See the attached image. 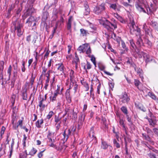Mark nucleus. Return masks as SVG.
I'll list each match as a JSON object with an SVG mask.
<instances>
[{
    "mask_svg": "<svg viewBox=\"0 0 158 158\" xmlns=\"http://www.w3.org/2000/svg\"><path fill=\"white\" fill-rule=\"evenodd\" d=\"M73 20V18L72 16H71L69 18L67 23V29L70 32L71 31V24Z\"/></svg>",
    "mask_w": 158,
    "mask_h": 158,
    "instance_id": "1a4fd4ad",
    "label": "nucleus"
},
{
    "mask_svg": "<svg viewBox=\"0 0 158 158\" xmlns=\"http://www.w3.org/2000/svg\"><path fill=\"white\" fill-rule=\"evenodd\" d=\"M16 120H15V118H13L12 120V123L13 125V127H14V126L15 125V123L16 122Z\"/></svg>",
    "mask_w": 158,
    "mask_h": 158,
    "instance_id": "338daca9",
    "label": "nucleus"
},
{
    "mask_svg": "<svg viewBox=\"0 0 158 158\" xmlns=\"http://www.w3.org/2000/svg\"><path fill=\"white\" fill-rule=\"evenodd\" d=\"M136 44L139 47L143 45V40L140 36L139 37L137 40Z\"/></svg>",
    "mask_w": 158,
    "mask_h": 158,
    "instance_id": "f3484780",
    "label": "nucleus"
},
{
    "mask_svg": "<svg viewBox=\"0 0 158 158\" xmlns=\"http://www.w3.org/2000/svg\"><path fill=\"white\" fill-rule=\"evenodd\" d=\"M112 21L113 22L111 23L106 19L103 23V27L109 31H113L117 27L116 21L114 19Z\"/></svg>",
    "mask_w": 158,
    "mask_h": 158,
    "instance_id": "f03ea898",
    "label": "nucleus"
},
{
    "mask_svg": "<svg viewBox=\"0 0 158 158\" xmlns=\"http://www.w3.org/2000/svg\"><path fill=\"white\" fill-rule=\"evenodd\" d=\"M122 4L125 7H127L128 6H131V5L128 3L123 2L122 3Z\"/></svg>",
    "mask_w": 158,
    "mask_h": 158,
    "instance_id": "0e129e2a",
    "label": "nucleus"
},
{
    "mask_svg": "<svg viewBox=\"0 0 158 158\" xmlns=\"http://www.w3.org/2000/svg\"><path fill=\"white\" fill-rule=\"evenodd\" d=\"M130 33L131 34L134 35L136 34L135 33V27H130Z\"/></svg>",
    "mask_w": 158,
    "mask_h": 158,
    "instance_id": "473e14b6",
    "label": "nucleus"
},
{
    "mask_svg": "<svg viewBox=\"0 0 158 158\" xmlns=\"http://www.w3.org/2000/svg\"><path fill=\"white\" fill-rule=\"evenodd\" d=\"M81 34L82 36H86L87 35V32L86 30L83 29H80Z\"/></svg>",
    "mask_w": 158,
    "mask_h": 158,
    "instance_id": "2f4dec72",
    "label": "nucleus"
},
{
    "mask_svg": "<svg viewBox=\"0 0 158 158\" xmlns=\"http://www.w3.org/2000/svg\"><path fill=\"white\" fill-rule=\"evenodd\" d=\"M154 5L152 3L150 5V7L146 6L145 8L143 7L142 6L139 4H137L135 5L137 9L140 12H143L145 13H147L148 14H150L155 10L154 8Z\"/></svg>",
    "mask_w": 158,
    "mask_h": 158,
    "instance_id": "f257e3e1",
    "label": "nucleus"
},
{
    "mask_svg": "<svg viewBox=\"0 0 158 158\" xmlns=\"http://www.w3.org/2000/svg\"><path fill=\"white\" fill-rule=\"evenodd\" d=\"M142 136L143 137L144 139L148 141L150 140V138L148 135L145 134H143Z\"/></svg>",
    "mask_w": 158,
    "mask_h": 158,
    "instance_id": "4c0bfd02",
    "label": "nucleus"
},
{
    "mask_svg": "<svg viewBox=\"0 0 158 158\" xmlns=\"http://www.w3.org/2000/svg\"><path fill=\"white\" fill-rule=\"evenodd\" d=\"M12 68L11 65H10L8 68L7 70V73L9 75V76L10 77V76L11 75V72L12 70Z\"/></svg>",
    "mask_w": 158,
    "mask_h": 158,
    "instance_id": "603ef678",
    "label": "nucleus"
},
{
    "mask_svg": "<svg viewBox=\"0 0 158 158\" xmlns=\"http://www.w3.org/2000/svg\"><path fill=\"white\" fill-rule=\"evenodd\" d=\"M25 62L23 61L22 64V69H21L22 71L23 72H24L25 70Z\"/></svg>",
    "mask_w": 158,
    "mask_h": 158,
    "instance_id": "6e6d98bb",
    "label": "nucleus"
},
{
    "mask_svg": "<svg viewBox=\"0 0 158 158\" xmlns=\"http://www.w3.org/2000/svg\"><path fill=\"white\" fill-rule=\"evenodd\" d=\"M148 121L149 123L153 127L155 125L156 122L155 121L151 119H149Z\"/></svg>",
    "mask_w": 158,
    "mask_h": 158,
    "instance_id": "c9c22d12",
    "label": "nucleus"
},
{
    "mask_svg": "<svg viewBox=\"0 0 158 158\" xmlns=\"http://www.w3.org/2000/svg\"><path fill=\"white\" fill-rule=\"evenodd\" d=\"M89 135V137L93 138L92 140L94 139L95 140L96 139V137L94 136V128L93 127H92L91 128Z\"/></svg>",
    "mask_w": 158,
    "mask_h": 158,
    "instance_id": "ddd939ff",
    "label": "nucleus"
},
{
    "mask_svg": "<svg viewBox=\"0 0 158 158\" xmlns=\"http://www.w3.org/2000/svg\"><path fill=\"white\" fill-rule=\"evenodd\" d=\"M138 54L140 58H141L142 56H143L144 59L146 63L154 61V58L152 56H150L149 54L144 53V52L139 51L138 52Z\"/></svg>",
    "mask_w": 158,
    "mask_h": 158,
    "instance_id": "20e7f679",
    "label": "nucleus"
},
{
    "mask_svg": "<svg viewBox=\"0 0 158 158\" xmlns=\"http://www.w3.org/2000/svg\"><path fill=\"white\" fill-rule=\"evenodd\" d=\"M110 8L114 10H118V9L117 8V5L116 4H110Z\"/></svg>",
    "mask_w": 158,
    "mask_h": 158,
    "instance_id": "7c9ffc66",
    "label": "nucleus"
},
{
    "mask_svg": "<svg viewBox=\"0 0 158 158\" xmlns=\"http://www.w3.org/2000/svg\"><path fill=\"white\" fill-rule=\"evenodd\" d=\"M148 95L150 97L153 99L154 100L156 99V96L153 94H152L150 92H149L148 93Z\"/></svg>",
    "mask_w": 158,
    "mask_h": 158,
    "instance_id": "c03bdc74",
    "label": "nucleus"
},
{
    "mask_svg": "<svg viewBox=\"0 0 158 158\" xmlns=\"http://www.w3.org/2000/svg\"><path fill=\"white\" fill-rule=\"evenodd\" d=\"M23 27V25L19 22H18L17 25H15L14 28L15 30L16 31L17 35L20 37L22 35L23 31L21 29Z\"/></svg>",
    "mask_w": 158,
    "mask_h": 158,
    "instance_id": "0eeeda50",
    "label": "nucleus"
},
{
    "mask_svg": "<svg viewBox=\"0 0 158 158\" xmlns=\"http://www.w3.org/2000/svg\"><path fill=\"white\" fill-rule=\"evenodd\" d=\"M66 98L68 99L69 102H71V100L70 98L69 97V89H67L66 93Z\"/></svg>",
    "mask_w": 158,
    "mask_h": 158,
    "instance_id": "e433bc0d",
    "label": "nucleus"
},
{
    "mask_svg": "<svg viewBox=\"0 0 158 158\" xmlns=\"http://www.w3.org/2000/svg\"><path fill=\"white\" fill-rule=\"evenodd\" d=\"M134 83L135 86L137 87L140 90H142V89L140 86L142 85L141 83H140L138 80H135Z\"/></svg>",
    "mask_w": 158,
    "mask_h": 158,
    "instance_id": "dca6fc26",
    "label": "nucleus"
},
{
    "mask_svg": "<svg viewBox=\"0 0 158 158\" xmlns=\"http://www.w3.org/2000/svg\"><path fill=\"white\" fill-rule=\"evenodd\" d=\"M90 54H90L89 56H88L90 58H91V60L92 62L95 66H96V63L95 62V58L93 55H91Z\"/></svg>",
    "mask_w": 158,
    "mask_h": 158,
    "instance_id": "cd10ccee",
    "label": "nucleus"
},
{
    "mask_svg": "<svg viewBox=\"0 0 158 158\" xmlns=\"http://www.w3.org/2000/svg\"><path fill=\"white\" fill-rule=\"evenodd\" d=\"M118 19L122 23H125V20L120 16L118 17Z\"/></svg>",
    "mask_w": 158,
    "mask_h": 158,
    "instance_id": "4d7b16f0",
    "label": "nucleus"
},
{
    "mask_svg": "<svg viewBox=\"0 0 158 158\" xmlns=\"http://www.w3.org/2000/svg\"><path fill=\"white\" fill-rule=\"evenodd\" d=\"M46 69L45 70V69H44L42 73V76L44 75V78H47V79H48L49 78H50L49 75H50V71H48L47 73L46 74Z\"/></svg>",
    "mask_w": 158,
    "mask_h": 158,
    "instance_id": "4468645a",
    "label": "nucleus"
},
{
    "mask_svg": "<svg viewBox=\"0 0 158 158\" xmlns=\"http://www.w3.org/2000/svg\"><path fill=\"white\" fill-rule=\"evenodd\" d=\"M55 122L56 123L55 125L56 126V130L58 131L59 128V123H58L59 121V118L58 116L56 115H55Z\"/></svg>",
    "mask_w": 158,
    "mask_h": 158,
    "instance_id": "2eb2a0df",
    "label": "nucleus"
},
{
    "mask_svg": "<svg viewBox=\"0 0 158 158\" xmlns=\"http://www.w3.org/2000/svg\"><path fill=\"white\" fill-rule=\"evenodd\" d=\"M70 79H73L75 77L74 72L72 70H71L70 72Z\"/></svg>",
    "mask_w": 158,
    "mask_h": 158,
    "instance_id": "ea45409f",
    "label": "nucleus"
},
{
    "mask_svg": "<svg viewBox=\"0 0 158 158\" xmlns=\"http://www.w3.org/2000/svg\"><path fill=\"white\" fill-rule=\"evenodd\" d=\"M50 51H49L48 50H47L44 56V59L47 58L49 54Z\"/></svg>",
    "mask_w": 158,
    "mask_h": 158,
    "instance_id": "69168bd1",
    "label": "nucleus"
},
{
    "mask_svg": "<svg viewBox=\"0 0 158 158\" xmlns=\"http://www.w3.org/2000/svg\"><path fill=\"white\" fill-rule=\"evenodd\" d=\"M135 71L136 72L138 75L141 78H143V71L140 68H135Z\"/></svg>",
    "mask_w": 158,
    "mask_h": 158,
    "instance_id": "9b49d317",
    "label": "nucleus"
},
{
    "mask_svg": "<svg viewBox=\"0 0 158 158\" xmlns=\"http://www.w3.org/2000/svg\"><path fill=\"white\" fill-rule=\"evenodd\" d=\"M150 24L154 28H155L158 25V23L156 22L153 21H151Z\"/></svg>",
    "mask_w": 158,
    "mask_h": 158,
    "instance_id": "f704fd0d",
    "label": "nucleus"
},
{
    "mask_svg": "<svg viewBox=\"0 0 158 158\" xmlns=\"http://www.w3.org/2000/svg\"><path fill=\"white\" fill-rule=\"evenodd\" d=\"M85 115L83 113H81V117H79V121H80V123H81L84 122L85 118Z\"/></svg>",
    "mask_w": 158,
    "mask_h": 158,
    "instance_id": "4be33fe9",
    "label": "nucleus"
},
{
    "mask_svg": "<svg viewBox=\"0 0 158 158\" xmlns=\"http://www.w3.org/2000/svg\"><path fill=\"white\" fill-rule=\"evenodd\" d=\"M30 13L27 11L25 13L24 15L23 16V19H26L28 16H29L30 15Z\"/></svg>",
    "mask_w": 158,
    "mask_h": 158,
    "instance_id": "a19ab883",
    "label": "nucleus"
},
{
    "mask_svg": "<svg viewBox=\"0 0 158 158\" xmlns=\"http://www.w3.org/2000/svg\"><path fill=\"white\" fill-rule=\"evenodd\" d=\"M27 155L28 154L27 153V151L25 150L23 153L20 154L19 156L20 158H26Z\"/></svg>",
    "mask_w": 158,
    "mask_h": 158,
    "instance_id": "c756f323",
    "label": "nucleus"
},
{
    "mask_svg": "<svg viewBox=\"0 0 158 158\" xmlns=\"http://www.w3.org/2000/svg\"><path fill=\"white\" fill-rule=\"evenodd\" d=\"M75 130V128L74 126H71L70 128L68 131H64L61 135V137L62 138L61 139V141H62L63 143L66 141L68 138V135L70 134L72 131L74 132Z\"/></svg>",
    "mask_w": 158,
    "mask_h": 158,
    "instance_id": "39448f33",
    "label": "nucleus"
},
{
    "mask_svg": "<svg viewBox=\"0 0 158 158\" xmlns=\"http://www.w3.org/2000/svg\"><path fill=\"white\" fill-rule=\"evenodd\" d=\"M145 31L146 34L148 35H151L152 36V29L151 28H147V29H146V30Z\"/></svg>",
    "mask_w": 158,
    "mask_h": 158,
    "instance_id": "c85d7f7f",
    "label": "nucleus"
},
{
    "mask_svg": "<svg viewBox=\"0 0 158 158\" xmlns=\"http://www.w3.org/2000/svg\"><path fill=\"white\" fill-rule=\"evenodd\" d=\"M35 21V19L32 16H31L29 18L27 19L26 23L27 24V25L29 26H31L32 23L33 22Z\"/></svg>",
    "mask_w": 158,
    "mask_h": 158,
    "instance_id": "f8f14e48",
    "label": "nucleus"
},
{
    "mask_svg": "<svg viewBox=\"0 0 158 158\" xmlns=\"http://www.w3.org/2000/svg\"><path fill=\"white\" fill-rule=\"evenodd\" d=\"M14 144V139H12V143L11 145V150L10 151V156L11 155V153L12 152V151L13 149V146Z\"/></svg>",
    "mask_w": 158,
    "mask_h": 158,
    "instance_id": "09e8293b",
    "label": "nucleus"
},
{
    "mask_svg": "<svg viewBox=\"0 0 158 158\" xmlns=\"http://www.w3.org/2000/svg\"><path fill=\"white\" fill-rule=\"evenodd\" d=\"M145 43L146 44L148 45L149 47H151L152 46V43L148 39H146L145 40Z\"/></svg>",
    "mask_w": 158,
    "mask_h": 158,
    "instance_id": "58836bf2",
    "label": "nucleus"
},
{
    "mask_svg": "<svg viewBox=\"0 0 158 158\" xmlns=\"http://www.w3.org/2000/svg\"><path fill=\"white\" fill-rule=\"evenodd\" d=\"M78 50L80 51V52H85L87 56H90V54L91 53V50L89 44H84L80 46Z\"/></svg>",
    "mask_w": 158,
    "mask_h": 158,
    "instance_id": "7ed1b4c3",
    "label": "nucleus"
},
{
    "mask_svg": "<svg viewBox=\"0 0 158 158\" xmlns=\"http://www.w3.org/2000/svg\"><path fill=\"white\" fill-rule=\"evenodd\" d=\"M109 85V86L110 88L111 89V90H113V89L114 87V83L113 81V80H110L109 83H108Z\"/></svg>",
    "mask_w": 158,
    "mask_h": 158,
    "instance_id": "393cba45",
    "label": "nucleus"
},
{
    "mask_svg": "<svg viewBox=\"0 0 158 158\" xmlns=\"http://www.w3.org/2000/svg\"><path fill=\"white\" fill-rule=\"evenodd\" d=\"M85 80H81V84L83 85L85 87V90L88 91L89 89V86L88 84L85 81Z\"/></svg>",
    "mask_w": 158,
    "mask_h": 158,
    "instance_id": "aec40b11",
    "label": "nucleus"
},
{
    "mask_svg": "<svg viewBox=\"0 0 158 158\" xmlns=\"http://www.w3.org/2000/svg\"><path fill=\"white\" fill-rule=\"evenodd\" d=\"M59 94L57 92H56V93H54V95L52 97V96H50V98L51 100L52 99V101L53 102L56 99V98L57 95H58V94Z\"/></svg>",
    "mask_w": 158,
    "mask_h": 158,
    "instance_id": "72a5a7b5",
    "label": "nucleus"
},
{
    "mask_svg": "<svg viewBox=\"0 0 158 158\" xmlns=\"http://www.w3.org/2000/svg\"><path fill=\"white\" fill-rule=\"evenodd\" d=\"M120 99L121 102L123 103H128L130 100V98L128 96L127 94L125 92L121 95Z\"/></svg>",
    "mask_w": 158,
    "mask_h": 158,
    "instance_id": "6e6552de",
    "label": "nucleus"
},
{
    "mask_svg": "<svg viewBox=\"0 0 158 158\" xmlns=\"http://www.w3.org/2000/svg\"><path fill=\"white\" fill-rule=\"evenodd\" d=\"M114 144L115 145V146L117 148H119L120 147V145L119 143H118L115 140H114Z\"/></svg>",
    "mask_w": 158,
    "mask_h": 158,
    "instance_id": "5fc2aeb1",
    "label": "nucleus"
},
{
    "mask_svg": "<svg viewBox=\"0 0 158 158\" xmlns=\"http://www.w3.org/2000/svg\"><path fill=\"white\" fill-rule=\"evenodd\" d=\"M121 110L123 113L126 115V116H128V111L127 108L126 106H122L121 108Z\"/></svg>",
    "mask_w": 158,
    "mask_h": 158,
    "instance_id": "412c9836",
    "label": "nucleus"
},
{
    "mask_svg": "<svg viewBox=\"0 0 158 158\" xmlns=\"http://www.w3.org/2000/svg\"><path fill=\"white\" fill-rule=\"evenodd\" d=\"M119 122L120 125H121L124 128V129L126 133L127 134V132L126 130V128L124 124L123 120L122 119H120Z\"/></svg>",
    "mask_w": 158,
    "mask_h": 158,
    "instance_id": "a211bd4d",
    "label": "nucleus"
},
{
    "mask_svg": "<svg viewBox=\"0 0 158 158\" xmlns=\"http://www.w3.org/2000/svg\"><path fill=\"white\" fill-rule=\"evenodd\" d=\"M130 43L131 47L134 49H135L136 48V46L134 43L133 40H130Z\"/></svg>",
    "mask_w": 158,
    "mask_h": 158,
    "instance_id": "79ce46f5",
    "label": "nucleus"
},
{
    "mask_svg": "<svg viewBox=\"0 0 158 158\" xmlns=\"http://www.w3.org/2000/svg\"><path fill=\"white\" fill-rule=\"evenodd\" d=\"M27 139V137L24 134L23 135V144L24 147H25L26 145V140Z\"/></svg>",
    "mask_w": 158,
    "mask_h": 158,
    "instance_id": "3c124183",
    "label": "nucleus"
},
{
    "mask_svg": "<svg viewBox=\"0 0 158 158\" xmlns=\"http://www.w3.org/2000/svg\"><path fill=\"white\" fill-rule=\"evenodd\" d=\"M105 10V6L104 4H102L100 5L94 7V11L97 14H101Z\"/></svg>",
    "mask_w": 158,
    "mask_h": 158,
    "instance_id": "423d86ee",
    "label": "nucleus"
},
{
    "mask_svg": "<svg viewBox=\"0 0 158 158\" xmlns=\"http://www.w3.org/2000/svg\"><path fill=\"white\" fill-rule=\"evenodd\" d=\"M63 15L61 16V17L60 18V24L61 23H63L64 21V13L62 12Z\"/></svg>",
    "mask_w": 158,
    "mask_h": 158,
    "instance_id": "49530a36",
    "label": "nucleus"
},
{
    "mask_svg": "<svg viewBox=\"0 0 158 158\" xmlns=\"http://www.w3.org/2000/svg\"><path fill=\"white\" fill-rule=\"evenodd\" d=\"M73 80H70V87H71V85H72V83H73V85H72L73 86V84H74V89L75 90V92H76V90H77V85L75 83H73Z\"/></svg>",
    "mask_w": 158,
    "mask_h": 158,
    "instance_id": "bb28decb",
    "label": "nucleus"
},
{
    "mask_svg": "<svg viewBox=\"0 0 158 158\" xmlns=\"http://www.w3.org/2000/svg\"><path fill=\"white\" fill-rule=\"evenodd\" d=\"M33 39L32 41V42L34 43H35L36 42V39H37V37L36 35H34L33 36Z\"/></svg>",
    "mask_w": 158,
    "mask_h": 158,
    "instance_id": "052dcab7",
    "label": "nucleus"
},
{
    "mask_svg": "<svg viewBox=\"0 0 158 158\" xmlns=\"http://www.w3.org/2000/svg\"><path fill=\"white\" fill-rule=\"evenodd\" d=\"M121 45L123 48L125 49L126 51H127L128 49L126 48L125 43L123 40H121Z\"/></svg>",
    "mask_w": 158,
    "mask_h": 158,
    "instance_id": "de8ad7c7",
    "label": "nucleus"
},
{
    "mask_svg": "<svg viewBox=\"0 0 158 158\" xmlns=\"http://www.w3.org/2000/svg\"><path fill=\"white\" fill-rule=\"evenodd\" d=\"M87 69H89L91 68V65L90 63L88 62H87L86 64Z\"/></svg>",
    "mask_w": 158,
    "mask_h": 158,
    "instance_id": "680f3d73",
    "label": "nucleus"
},
{
    "mask_svg": "<svg viewBox=\"0 0 158 158\" xmlns=\"http://www.w3.org/2000/svg\"><path fill=\"white\" fill-rule=\"evenodd\" d=\"M15 95H13L11 96V103L12 105H14L15 103Z\"/></svg>",
    "mask_w": 158,
    "mask_h": 158,
    "instance_id": "864d4df0",
    "label": "nucleus"
},
{
    "mask_svg": "<svg viewBox=\"0 0 158 158\" xmlns=\"http://www.w3.org/2000/svg\"><path fill=\"white\" fill-rule=\"evenodd\" d=\"M5 129L6 128L2 126V127L1 132V136H2L4 134Z\"/></svg>",
    "mask_w": 158,
    "mask_h": 158,
    "instance_id": "bf43d9fd",
    "label": "nucleus"
},
{
    "mask_svg": "<svg viewBox=\"0 0 158 158\" xmlns=\"http://www.w3.org/2000/svg\"><path fill=\"white\" fill-rule=\"evenodd\" d=\"M64 66L62 64H61V65H60V71H62V73H64Z\"/></svg>",
    "mask_w": 158,
    "mask_h": 158,
    "instance_id": "13d9d810",
    "label": "nucleus"
},
{
    "mask_svg": "<svg viewBox=\"0 0 158 158\" xmlns=\"http://www.w3.org/2000/svg\"><path fill=\"white\" fill-rule=\"evenodd\" d=\"M148 158H156L155 155L152 153H150L148 154Z\"/></svg>",
    "mask_w": 158,
    "mask_h": 158,
    "instance_id": "8fccbe9b",
    "label": "nucleus"
},
{
    "mask_svg": "<svg viewBox=\"0 0 158 158\" xmlns=\"http://www.w3.org/2000/svg\"><path fill=\"white\" fill-rule=\"evenodd\" d=\"M45 150L41 151L38 154V156L39 158H40L43 156V153L44 151Z\"/></svg>",
    "mask_w": 158,
    "mask_h": 158,
    "instance_id": "e2e57ef3",
    "label": "nucleus"
},
{
    "mask_svg": "<svg viewBox=\"0 0 158 158\" xmlns=\"http://www.w3.org/2000/svg\"><path fill=\"white\" fill-rule=\"evenodd\" d=\"M53 114V112L52 111H50L48 113V114L47 116V118L49 119L50 118Z\"/></svg>",
    "mask_w": 158,
    "mask_h": 158,
    "instance_id": "a18cd8bd",
    "label": "nucleus"
},
{
    "mask_svg": "<svg viewBox=\"0 0 158 158\" xmlns=\"http://www.w3.org/2000/svg\"><path fill=\"white\" fill-rule=\"evenodd\" d=\"M23 126V120H19L17 123V125H15V126H14V128L16 129L19 126H20L21 128H22Z\"/></svg>",
    "mask_w": 158,
    "mask_h": 158,
    "instance_id": "6ab92c4d",
    "label": "nucleus"
},
{
    "mask_svg": "<svg viewBox=\"0 0 158 158\" xmlns=\"http://www.w3.org/2000/svg\"><path fill=\"white\" fill-rule=\"evenodd\" d=\"M153 131L155 133L158 135V129L156 128H153Z\"/></svg>",
    "mask_w": 158,
    "mask_h": 158,
    "instance_id": "774afa93",
    "label": "nucleus"
},
{
    "mask_svg": "<svg viewBox=\"0 0 158 158\" xmlns=\"http://www.w3.org/2000/svg\"><path fill=\"white\" fill-rule=\"evenodd\" d=\"M108 145L107 143L104 141H102L101 147L104 149H106L108 147Z\"/></svg>",
    "mask_w": 158,
    "mask_h": 158,
    "instance_id": "b1692460",
    "label": "nucleus"
},
{
    "mask_svg": "<svg viewBox=\"0 0 158 158\" xmlns=\"http://www.w3.org/2000/svg\"><path fill=\"white\" fill-rule=\"evenodd\" d=\"M45 100H43V99H42V100L39 102V106L40 107L42 108H44L45 106L44 104H43V102Z\"/></svg>",
    "mask_w": 158,
    "mask_h": 158,
    "instance_id": "37998d69",
    "label": "nucleus"
},
{
    "mask_svg": "<svg viewBox=\"0 0 158 158\" xmlns=\"http://www.w3.org/2000/svg\"><path fill=\"white\" fill-rule=\"evenodd\" d=\"M84 7L85 8V12L84 13L85 15H86L89 14L90 12V9L89 8L88 3L86 2H85L84 3Z\"/></svg>",
    "mask_w": 158,
    "mask_h": 158,
    "instance_id": "9d476101",
    "label": "nucleus"
},
{
    "mask_svg": "<svg viewBox=\"0 0 158 158\" xmlns=\"http://www.w3.org/2000/svg\"><path fill=\"white\" fill-rule=\"evenodd\" d=\"M43 123V120L42 119L40 120H38L35 123L36 126L38 128H40L41 125Z\"/></svg>",
    "mask_w": 158,
    "mask_h": 158,
    "instance_id": "5701e85b",
    "label": "nucleus"
},
{
    "mask_svg": "<svg viewBox=\"0 0 158 158\" xmlns=\"http://www.w3.org/2000/svg\"><path fill=\"white\" fill-rule=\"evenodd\" d=\"M37 150H36L33 148L30 151L28 155H30L31 156H34Z\"/></svg>",
    "mask_w": 158,
    "mask_h": 158,
    "instance_id": "a878e982",
    "label": "nucleus"
}]
</instances>
